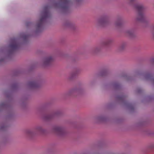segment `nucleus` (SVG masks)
Returning <instances> with one entry per match:
<instances>
[{
    "label": "nucleus",
    "mask_w": 154,
    "mask_h": 154,
    "mask_svg": "<svg viewBox=\"0 0 154 154\" xmlns=\"http://www.w3.org/2000/svg\"><path fill=\"white\" fill-rule=\"evenodd\" d=\"M18 46V44L16 42H14L13 44L10 46V48L12 50L16 49Z\"/></svg>",
    "instance_id": "39448f33"
},
{
    "label": "nucleus",
    "mask_w": 154,
    "mask_h": 154,
    "mask_svg": "<svg viewBox=\"0 0 154 154\" xmlns=\"http://www.w3.org/2000/svg\"><path fill=\"white\" fill-rule=\"evenodd\" d=\"M48 16V13L45 12L42 14L39 20L35 25L34 28L36 31H38L42 27Z\"/></svg>",
    "instance_id": "f257e3e1"
},
{
    "label": "nucleus",
    "mask_w": 154,
    "mask_h": 154,
    "mask_svg": "<svg viewBox=\"0 0 154 154\" xmlns=\"http://www.w3.org/2000/svg\"><path fill=\"white\" fill-rule=\"evenodd\" d=\"M126 47V45L125 43H123L119 47V48L121 50L124 49Z\"/></svg>",
    "instance_id": "0eeeda50"
},
{
    "label": "nucleus",
    "mask_w": 154,
    "mask_h": 154,
    "mask_svg": "<svg viewBox=\"0 0 154 154\" xmlns=\"http://www.w3.org/2000/svg\"><path fill=\"white\" fill-rule=\"evenodd\" d=\"M101 118V117H99L98 118H97V120H98V119H100Z\"/></svg>",
    "instance_id": "ddd939ff"
},
{
    "label": "nucleus",
    "mask_w": 154,
    "mask_h": 154,
    "mask_svg": "<svg viewBox=\"0 0 154 154\" xmlns=\"http://www.w3.org/2000/svg\"><path fill=\"white\" fill-rule=\"evenodd\" d=\"M143 14L139 13L138 14V20H140L141 19V18H142L143 17Z\"/></svg>",
    "instance_id": "6e6552de"
},
{
    "label": "nucleus",
    "mask_w": 154,
    "mask_h": 154,
    "mask_svg": "<svg viewBox=\"0 0 154 154\" xmlns=\"http://www.w3.org/2000/svg\"><path fill=\"white\" fill-rule=\"evenodd\" d=\"M138 8L139 9H143V6L142 5H140L138 7Z\"/></svg>",
    "instance_id": "9b49d317"
},
{
    "label": "nucleus",
    "mask_w": 154,
    "mask_h": 154,
    "mask_svg": "<svg viewBox=\"0 0 154 154\" xmlns=\"http://www.w3.org/2000/svg\"><path fill=\"white\" fill-rule=\"evenodd\" d=\"M54 130L55 132L59 134H61L64 132V129L63 128L61 127H57L54 128Z\"/></svg>",
    "instance_id": "20e7f679"
},
{
    "label": "nucleus",
    "mask_w": 154,
    "mask_h": 154,
    "mask_svg": "<svg viewBox=\"0 0 154 154\" xmlns=\"http://www.w3.org/2000/svg\"><path fill=\"white\" fill-rule=\"evenodd\" d=\"M54 60V58L52 56H49L43 59L42 61V64L45 66L48 65Z\"/></svg>",
    "instance_id": "7ed1b4c3"
},
{
    "label": "nucleus",
    "mask_w": 154,
    "mask_h": 154,
    "mask_svg": "<svg viewBox=\"0 0 154 154\" xmlns=\"http://www.w3.org/2000/svg\"><path fill=\"white\" fill-rule=\"evenodd\" d=\"M153 36L154 37V33H153Z\"/></svg>",
    "instance_id": "2eb2a0df"
},
{
    "label": "nucleus",
    "mask_w": 154,
    "mask_h": 154,
    "mask_svg": "<svg viewBox=\"0 0 154 154\" xmlns=\"http://www.w3.org/2000/svg\"><path fill=\"white\" fill-rule=\"evenodd\" d=\"M37 129L38 131H42V128L41 127H38Z\"/></svg>",
    "instance_id": "9d476101"
},
{
    "label": "nucleus",
    "mask_w": 154,
    "mask_h": 154,
    "mask_svg": "<svg viewBox=\"0 0 154 154\" xmlns=\"http://www.w3.org/2000/svg\"><path fill=\"white\" fill-rule=\"evenodd\" d=\"M109 22V20L107 17H102L98 19L97 22V24L100 26H104Z\"/></svg>",
    "instance_id": "f03ea898"
},
{
    "label": "nucleus",
    "mask_w": 154,
    "mask_h": 154,
    "mask_svg": "<svg viewBox=\"0 0 154 154\" xmlns=\"http://www.w3.org/2000/svg\"><path fill=\"white\" fill-rule=\"evenodd\" d=\"M76 91V90L75 89H73L72 90V92H75Z\"/></svg>",
    "instance_id": "f8f14e48"
},
{
    "label": "nucleus",
    "mask_w": 154,
    "mask_h": 154,
    "mask_svg": "<svg viewBox=\"0 0 154 154\" xmlns=\"http://www.w3.org/2000/svg\"><path fill=\"white\" fill-rule=\"evenodd\" d=\"M102 48L100 46H98L96 47L94 49V52L95 53H98L101 51Z\"/></svg>",
    "instance_id": "423d86ee"
},
{
    "label": "nucleus",
    "mask_w": 154,
    "mask_h": 154,
    "mask_svg": "<svg viewBox=\"0 0 154 154\" xmlns=\"http://www.w3.org/2000/svg\"><path fill=\"white\" fill-rule=\"evenodd\" d=\"M135 0H129L131 2H133V1H134Z\"/></svg>",
    "instance_id": "4468645a"
},
{
    "label": "nucleus",
    "mask_w": 154,
    "mask_h": 154,
    "mask_svg": "<svg viewBox=\"0 0 154 154\" xmlns=\"http://www.w3.org/2000/svg\"><path fill=\"white\" fill-rule=\"evenodd\" d=\"M29 85L31 87H34L35 86V84L34 82H32L30 83Z\"/></svg>",
    "instance_id": "1a4fd4ad"
}]
</instances>
